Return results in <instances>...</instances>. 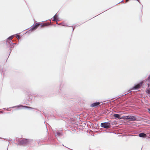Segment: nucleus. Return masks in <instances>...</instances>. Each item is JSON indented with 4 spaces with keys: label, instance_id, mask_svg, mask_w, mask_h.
Instances as JSON below:
<instances>
[{
    "label": "nucleus",
    "instance_id": "obj_5",
    "mask_svg": "<svg viewBox=\"0 0 150 150\" xmlns=\"http://www.w3.org/2000/svg\"><path fill=\"white\" fill-rule=\"evenodd\" d=\"M142 83H141L133 87V88L135 89L139 88L140 86H142Z\"/></svg>",
    "mask_w": 150,
    "mask_h": 150
},
{
    "label": "nucleus",
    "instance_id": "obj_14",
    "mask_svg": "<svg viewBox=\"0 0 150 150\" xmlns=\"http://www.w3.org/2000/svg\"><path fill=\"white\" fill-rule=\"evenodd\" d=\"M23 107H25V108H32L30 107H28V106H22Z\"/></svg>",
    "mask_w": 150,
    "mask_h": 150
},
{
    "label": "nucleus",
    "instance_id": "obj_9",
    "mask_svg": "<svg viewBox=\"0 0 150 150\" xmlns=\"http://www.w3.org/2000/svg\"><path fill=\"white\" fill-rule=\"evenodd\" d=\"M113 116L115 118H117L119 119H120V115L118 114H114L113 115Z\"/></svg>",
    "mask_w": 150,
    "mask_h": 150
},
{
    "label": "nucleus",
    "instance_id": "obj_13",
    "mask_svg": "<svg viewBox=\"0 0 150 150\" xmlns=\"http://www.w3.org/2000/svg\"><path fill=\"white\" fill-rule=\"evenodd\" d=\"M16 37L18 40L21 38V37L18 35H16Z\"/></svg>",
    "mask_w": 150,
    "mask_h": 150
},
{
    "label": "nucleus",
    "instance_id": "obj_4",
    "mask_svg": "<svg viewBox=\"0 0 150 150\" xmlns=\"http://www.w3.org/2000/svg\"><path fill=\"white\" fill-rule=\"evenodd\" d=\"M41 24L38 23H36L32 27L30 30V31H33L35 30Z\"/></svg>",
    "mask_w": 150,
    "mask_h": 150
},
{
    "label": "nucleus",
    "instance_id": "obj_3",
    "mask_svg": "<svg viewBox=\"0 0 150 150\" xmlns=\"http://www.w3.org/2000/svg\"><path fill=\"white\" fill-rule=\"evenodd\" d=\"M123 118L130 119L129 120L131 121H135L136 120V117L134 116H126Z\"/></svg>",
    "mask_w": 150,
    "mask_h": 150
},
{
    "label": "nucleus",
    "instance_id": "obj_12",
    "mask_svg": "<svg viewBox=\"0 0 150 150\" xmlns=\"http://www.w3.org/2000/svg\"><path fill=\"white\" fill-rule=\"evenodd\" d=\"M57 16L56 15H55L54 16V21H56L57 20Z\"/></svg>",
    "mask_w": 150,
    "mask_h": 150
},
{
    "label": "nucleus",
    "instance_id": "obj_2",
    "mask_svg": "<svg viewBox=\"0 0 150 150\" xmlns=\"http://www.w3.org/2000/svg\"><path fill=\"white\" fill-rule=\"evenodd\" d=\"M101 126L106 129H108L110 127V125L108 122H104L101 123Z\"/></svg>",
    "mask_w": 150,
    "mask_h": 150
},
{
    "label": "nucleus",
    "instance_id": "obj_6",
    "mask_svg": "<svg viewBox=\"0 0 150 150\" xmlns=\"http://www.w3.org/2000/svg\"><path fill=\"white\" fill-rule=\"evenodd\" d=\"M100 103H99V102L95 103H94L92 104L91 105V107H96V106H97L99 105H100Z\"/></svg>",
    "mask_w": 150,
    "mask_h": 150
},
{
    "label": "nucleus",
    "instance_id": "obj_11",
    "mask_svg": "<svg viewBox=\"0 0 150 150\" xmlns=\"http://www.w3.org/2000/svg\"><path fill=\"white\" fill-rule=\"evenodd\" d=\"M13 36H10V37H9L8 39L10 40L11 41L12 39L13 38Z\"/></svg>",
    "mask_w": 150,
    "mask_h": 150
},
{
    "label": "nucleus",
    "instance_id": "obj_10",
    "mask_svg": "<svg viewBox=\"0 0 150 150\" xmlns=\"http://www.w3.org/2000/svg\"><path fill=\"white\" fill-rule=\"evenodd\" d=\"M59 25H63L64 26H66L67 25L66 24L64 23H60L59 24Z\"/></svg>",
    "mask_w": 150,
    "mask_h": 150
},
{
    "label": "nucleus",
    "instance_id": "obj_17",
    "mask_svg": "<svg viewBox=\"0 0 150 150\" xmlns=\"http://www.w3.org/2000/svg\"><path fill=\"white\" fill-rule=\"evenodd\" d=\"M148 110L149 112L150 113V109H149Z\"/></svg>",
    "mask_w": 150,
    "mask_h": 150
},
{
    "label": "nucleus",
    "instance_id": "obj_16",
    "mask_svg": "<svg viewBox=\"0 0 150 150\" xmlns=\"http://www.w3.org/2000/svg\"><path fill=\"white\" fill-rule=\"evenodd\" d=\"M148 80L150 81V76L148 78Z\"/></svg>",
    "mask_w": 150,
    "mask_h": 150
},
{
    "label": "nucleus",
    "instance_id": "obj_15",
    "mask_svg": "<svg viewBox=\"0 0 150 150\" xmlns=\"http://www.w3.org/2000/svg\"><path fill=\"white\" fill-rule=\"evenodd\" d=\"M147 93H148L150 94V90H148V91H147Z\"/></svg>",
    "mask_w": 150,
    "mask_h": 150
},
{
    "label": "nucleus",
    "instance_id": "obj_1",
    "mask_svg": "<svg viewBox=\"0 0 150 150\" xmlns=\"http://www.w3.org/2000/svg\"><path fill=\"white\" fill-rule=\"evenodd\" d=\"M31 142V141L27 139H23L20 141L19 143L20 144H29Z\"/></svg>",
    "mask_w": 150,
    "mask_h": 150
},
{
    "label": "nucleus",
    "instance_id": "obj_18",
    "mask_svg": "<svg viewBox=\"0 0 150 150\" xmlns=\"http://www.w3.org/2000/svg\"><path fill=\"white\" fill-rule=\"evenodd\" d=\"M129 0H126V2H127Z\"/></svg>",
    "mask_w": 150,
    "mask_h": 150
},
{
    "label": "nucleus",
    "instance_id": "obj_7",
    "mask_svg": "<svg viewBox=\"0 0 150 150\" xmlns=\"http://www.w3.org/2000/svg\"><path fill=\"white\" fill-rule=\"evenodd\" d=\"M40 24L42 28H43L44 27L50 25L49 23H43V24Z\"/></svg>",
    "mask_w": 150,
    "mask_h": 150
},
{
    "label": "nucleus",
    "instance_id": "obj_19",
    "mask_svg": "<svg viewBox=\"0 0 150 150\" xmlns=\"http://www.w3.org/2000/svg\"><path fill=\"white\" fill-rule=\"evenodd\" d=\"M137 1H139V0H137Z\"/></svg>",
    "mask_w": 150,
    "mask_h": 150
},
{
    "label": "nucleus",
    "instance_id": "obj_8",
    "mask_svg": "<svg viewBox=\"0 0 150 150\" xmlns=\"http://www.w3.org/2000/svg\"><path fill=\"white\" fill-rule=\"evenodd\" d=\"M139 136L140 137H146V134L144 133H141L139 134Z\"/></svg>",
    "mask_w": 150,
    "mask_h": 150
}]
</instances>
